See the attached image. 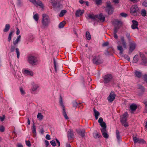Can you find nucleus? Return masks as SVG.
<instances>
[{"label": "nucleus", "mask_w": 147, "mask_h": 147, "mask_svg": "<svg viewBox=\"0 0 147 147\" xmlns=\"http://www.w3.org/2000/svg\"><path fill=\"white\" fill-rule=\"evenodd\" d=\"M98 122L100 123V126L102 127L100 129L102 136L105 138H108L109 136L107 133V125L106 123L103 121V119L102 117H100L99 118Z\"/></svg>", "instance_id": "obj_1"}, {"label": "nucleus", "mask_w": 147, "mask_h": 147, "mask_svg": "<svg viewBox=\"0 0 147 147\" xmlns=\"http://www.w3.org/2000/svg\"><path fill=\"white\" fill-rule=\"evenodd\" d=\"M41 22L42 25L40 28L42 29L47 28L50 22V20L49 16L46 14H42Z\"/></svg>", "instance_id": "obj_2"}, {"label": "nucleus", "mask_w": 147, "mask_h": 147, "mask_svg": "<svg viewBox=\"0 0 147 147\" xmlns=\"http://www.w3.org/2000/svg\"><path fill=\"white\" fill-rule=\"evenodd\" d=\"M105 10L107 13L108 15H110L113 14L114 10V8L112 6L111 3L107 2Z\"/></svg>", "instance_id": "obj_3"}, {"label": "nucleus", "mask_w": 147, "mask_h": 147, "mask_svg": "<svg viewBox=\"0 0 147 147\" xmlns=\"http://www.w3.org/2000/svg\"><path fill=\"white\" fill-rule=\"evenodd\" d=\"M28 63L32 65H36L38 63L37 57L32 55H30L28 56Z\"/></svg>", "instance_id": "obj_4"}, {"label": "nucleus", "mask_w": 147, "mask_h": 147, "mask_svg": "<svg viewBox=\"0 0 147 147\" xmlns=\"http://www.w3.org/2000/svg\"><path fill=\"white\" fill-rule=\"evenodd\" d=\"M59 102L60 105L62 107V112L64 118L66 119H69V117L67 114V113L65 110V106L63 105V102L62 98L61 95H60V96Z\"/></svg>", "instance_id": "obj_5"}, {"label": "nucleus", "mask_w": 147, "mask_h": 147, "mask_svg": "<svg viewBox=\"0 0 147 147\" xmlns=\"http://www.w3.org/2000/svg\"><path fill=\"white\" fill-rule=\"evenodd\" d=\"M130 11L131 14L134 16H137L139 14V8L136 5L133 6L130 8Z\"/></svg>", "instance_id": "obj_6"}, {"label": "nucleus", "mask_w": 147, "mask_h": 147, "mask_svg": "<svg viewBox=\"0 0 147 147\" xmlns=\"http://www.w3.org/2000/svg\"><path fill=\"white\" fill-rule=\"evenodd\" d=\"M103 82L104 84H107L110 82L112 80L113 77L111 74H108L105 75L103 77Z\"/></svg>", "instance_id": "obj_7"}, {"label": "nucleus", "mask_w": 147, "mask_h": 147, "mask_svg": "<svg viewBox=\"0 0 147 147\" xmlns=\"http://www.w3.org/2000/svg\"><path fill=\"white\" fill-rule=\"evenodd\" d=\"M93 63L96 65L100 64L103 63V60L99 55L94 57L92 59Z\"/></svg>", "instance_id": "obj_8"}, {"label": "nucleus", "mask_w": 147, "mask_h": 147, "mask_svg": "<svg viewBox=\"0 0 147 147\" xmlns=\"http://www.w3.org/2000/svg\"><path fill=\"white\" fill-rule=\"evenodd\" d=\"M139 54L141 59L140 64L147 66V58L146 57L145 55L143 53L139 52Z\"/></svg>", "instance_id": "obj_9"}, {"label": "nucleus", "mask_w": 147, "mask_h": 147, "mask_svg": "<svg viewBox=\"0 0 147 147\" xmlns=\"http://www.w3.org/2000/svg\"><path fill=\"white\" fill-rule=\"evenodd\" d=\"M29 0L36 6H39L41 8L43 9L44 8V5L39 0H38L37 1H36V0Z\"/></svg>", "instance_id": "obj_10"}, {"label": "nucleus", "mask_w": 147, "mask_h": 147, "mask_svg": "<svg viewBox=\"0 0 147 147\" xmlns=\"http://www.w3.org/2000/svg\"><path fill=\"white\" fill-rule=\"evenodd\" d=\"M136 45V44L134 42L129 43V48L128 51V54H130L135 49Z\"/></svg>", "instance_id": "obj_11"}, {"label": "nucleus", "mask_w": 147, "mask_h": 147, "mask_svg": "<svg viewBox=\"0 0 147 147\" xmlns=\"http://www.w3.org/2000/svg\"><path fill=\"white\" fill-rule=\"evenodd\" d=\"M115 96L116 94L115 93L111 91L107 97V99L109 102H112L115 99Z\"/></svg>", "instance_id": "obj_12"}, {"label": "nucleus", "mask_w": 147, "mask_h": 147, "mask_svg": "<svg viewBox=\"0 0 147 147\" xmlns=\"http://www.w3.org/2000/svg\"><path fill=\"white\" fill-rule=\"evenodd\" d=\"M127 118L122 117L121 118L120 122L122 124L124 127H127L129 126L128 123L127 122Z\"/></svg>", "instance_id": "obj_13"}, {"label": "nucleus", "mask_w": 147, "mask_h": 147, "mask_svg": "<svg viewBox=\"0 0 147 147\" xmlns=\"http://www.w3.org/2000/svg\"><path fill=\"white\" fill-rule=\"evenodd\" d=\"M97 17L96 15H95L93 14H89L88 16L87 19H90L94 22H98V20L96 19Z\"/></svg>", "instance_id": "obj_14"}, {"label": "nucleus", "mask_w": 147, "mask_h": 147, "mask_svg": "<svg viewBox=\"0 0 147 147\" xmlns=\"http://www.w3.org/2000/svg\"><path fill=\"white\" fill-rule=\"evenodd\" d=\"M133 24L131 26V28L133 29H137L138 30L139 29L138 26V23L136 20H133L132 21Z\"/></svg>", "instance_id": "obj_15"}, {"label": "nucleus", "mask_w": 147, "mask_h": 147, "mask_svg": "<svg viewBox=\"0 0 147 147\" xmlns=\"http://www.w3.org/2000/svg\"><path fill=\"white\" fill-rule=\"evenodd\" d=\"M138 89H140L141 91V92L138 93V94L139 96H141L143 94L144 92L145 89L143 86L140 84H138Z\"/></svg>", "instance_id": "obj_16"}, {"label": "nucleus", "mask_w": 147, "mask_h": 147, "mask_svg": "<svg viewBox=\"0 0 147 147\" xmlns=\"http://www.w3.org/2000/svg\"><path fill=\"white\" fill-rule=\"evenodd\" d=\"M67 137L69 139H71L74 137V131L73 130L69 129L68 131Z\"/></svg>", "instance_id": "obj_17"}, {"label": "nucleus", "mask_w": 147, "mask_h": 147, "mask_svg": "<svg viewBox=\"0 0 147 147\" xmlns=\"http://www.w3.org/2000/svg\"><path fill=\"white\" fill-rule=\"evenodd\" d=\"M84 10H82V11L80 9L77 10L76 12V17H79L81 16L84 13Z\"/></svg>", "instance_id": "obj_18"}, {"label": "nucleus", "mask_w": 147, "mask_h": 147, "mask_svg": "<svg viewBox=\"0 0 147 147\" xmlns=\"http://www.w3.org/2000/svg\"><path fill=\"white\" fill-rule=\"evenodd\" d=\"M21 36L20 35H19L17 37L16 40L13 39V45L18 46V43L20 42L21 40Z\"/></svg>", "instance_id": "obj_19"}, {"label": "nucleus", "mask_w": 147, "mask_h": 147, "mask_svg": "<svg viewBox=\"0 0 147 147\" xmlns=\"http://www.w3.org/2000/svg\"><path fill=\"white\" fill-rule=\"evenodd\" d=\"M96 15L98 16L97 18L99 19L100 21L103 22L105 21V17L102 13H101L99 15Z\"/></svg>", "instance_id": "obj_20"}, {"label": "nucleus", "mask_w": 147, "mask_h": 147, "mask_svg": "<svg viewBox=\"0 0 147 147\" xmlns=\"http://www.w3.org/2000/svg\"><path fill=\"white\" fill-rule=\"evenodd\" d=\"M32 131L33 134V136L34 137H35L36 136V126L34 123H33L32 125Z\"/></svg>", "instance_id": "obj_21"}, {"label": "nucleus", "mask_w": 147, "mask_h": 147, "mask_svg": "<svg viewBox=\"0 0 147 147\" xmlns=\"http://www.w3.org/2000/svg\"><path fill=\"white\" fill-rule=\"evenodd\" d=\"M137 108V106L135 104L133 103L130 106V108L132 111H135Z\"/></svg>", "instance_id": "obj_22"}, {"label": "nucleus", "mask_w": 147, "mask_h": 147, "mask_svg": "<svg viewBox=\"0 0 147 147\" xmlns=\"http://www.w3.org/2000/svg\"><path fill=\"white\" fill-rule=\"evenodd\" d=\"M114 24L117 25L116 26L119 27L122 26L123 25V22L121 21L118 20H116L114 22Z\"/></svg>", "instance_id": "obj_23"}, {"label": "nucleus", "mask_w": 147, "mask_h": 147, "mask_svg": "<svg viewBox=\"0 0 147 147\" xmlns=\"http://www.w3.org/2000/svg\"><path fill=\"white\" fill-rule=\"evenodd\" d=\"M121 40L122 42V44L123 47L125 48H126V43L124 37L123 36H121Z\"/></svg>", "instance_id": "obj_24"}, {"label": "nucleus", "mask_w": 147, "mask_h": 147, "mask_svg": "<svg viewBox=\"0 0 147 147\" xmlns=\"http://www.w3.org/2000/svg\"><path fill=\"white\" fill-rule=\"evenodd\" d=\"M113 52V49H109L106 50V51L105 53V54L106 55H112V53Z\"/></svg>", "instance_id": "obj_25"}, {"label": "nucleus", "mask_w": 147, "mask_h": 147, "mask_svg": "<svg viewBox=\"0 0 147 147\" xmlns=\"http://www.w3.org/2000/svg\"><path fill=\"white\" fill-rule=\"evenodd\" d=\"M77 133L79 134L80 135L82 138L84 137L85 136V131L84 130H82L77 131Z\"/></svg>", "instance_id": "obj_26"}, {"label": "nucleus", "mask_w": 147, "mask_h": 147, "mask_svg": "<svg viewBox=\"0 0 147 147\" xmlns=\"http://www.w3.org/2000/svg\"><path fill=\"white\" fill-rule=\"evenodd\" d=\"M10 28V26L9 24H7L5 25V28L3 29L4 32H7L9 30Z\"/></svg>", "instance_id": "obj_27"}, {"label": "nucleus", "mask_w": 147, "mask_h": 147, "mask_svg": "<svg viewBox=\"0 0 147 147\" xmlns=\"http://www.w3.org/2000/svg\"><path fill=\"white\" fill-rule=\"evenodd\" d=\"M135 74L136 77L138 78H140L141 77L142 73L139 71H136L135 72Z\"/></svg>", "instance_id": "obj_28"}, {"label": "nucleus", "mask_w": 147, "mask_h": 147, "mask_svg": "<svg viewBox=\"0 0 147 147\" xmlns=\"http://www.w3.org/2000/svg\"><path fill=\"white\" fill-rule=\"evenodd\" d=\"M14 32V31H11L9 34L7 40L9 42H10L11 40V39L12 36V34Z\"/></svg>", "instance_id": "obj_29"}, {"label": "nucleus", "mask_w": 147, "mask_h": 147, "mask_svg": "<svg viewBox=\"0 0 147 147\" xmlns=\"http://www.w3.org/2000/svg\"><path fill=\"white\" fill-rule=\"evenodd\" d=\"M138 55H136L134 56L132 61L134 63H136L138 62Z\"/></svg>", "instance_id": "obj_30"}, {"label": "nucleus", "mask_w": 147, "mask_h": 147, "mask_svg": "<svg viewBox=\"0 0 147 147\" xmlns=\"http://www.w3.org/2000/svg\"><path fill=\"white\" fill-rule=\"evenodd\" d=\"M116 138L118 141H119L121 139V138L120 135V133L119 132V131L117 129L116 130Z\"/></svg>", "instance_id": "obj_31"}, {"label": "nucleus", "mask_w": 147, "mask_h": 147, "mask_svg": "<svg viewBox=\"0 0 147 147\" xmlns=\"http://www.w3.org/2000/svg\"><path fill=\"white\" fill-rule=\"evenodd\" d=\"M93 135L94 138L96 139L97 138H100L102 137V136L100 134H99L97 133H94Z\"/></svg>", "instance_id": "obj_32"}, {"label": "nucleus", "mask_w": 147, "mask_h": 147, "mask_svg": "<svg viewBox=\"0 0 147 147\" xmlns=\"http://www.w3.org/2000/svg\"><path fill=\"white\" fill-rule=\"evenodd\" d=\"M117 48L118 50L120 51L119 54H122L123 51V50L122 46L119 45H118L117 46Z\"/></svg>", "instance_id": "obj_33"}, {"label": "nucleus", "mask_w": 147, "mask_h": 147, "mask_svg": "<svg viewBox=\"0 0 147 147\" xmlns=\"http://www.w3.org/2000/svg\"><path fill=\"white\" fill-rule=\"evenodd\" d=\"M65 24V22L64 21L61 22L59 25V28H63L64 27Z\"/></svg>", "instance_id": "obj_34"}, {"label": "nucleus", "mask_w": 147, "mask_h": 147, "mask_svg": "<svg viewBox=\"0 0 147 147\" xmlns=\"http://www.w3.org/2000/svg\"><path fill=\"white\" fill-rule=\"evenodd\" d=\"M132 137L134 143L135 144L138 143L139 138H138L136 136H133Z\"/></svg>", "instance_id": "obj_35"}, {"label": "nucleus", "mask_w": 147, "mask_h": 147, "mask_svg": "<svg viewBox=\"0 0 147 147\" xmlns=\"http://www.w3.org/2000/svg\"><path fill=\"white\" fill-rule=\"evenodd\" d=\"M67 11L65 10H62L59 14V16L60 17H62L66 13Z\"/></svg>", "instance_id": "obj_36"}, {"label": "nucleus", "mask_w": 147, "mask_h": 147, "mask_svg": "<svg viewBox=\"0 0 147 147\" xmlns=\"http://www.w3.org/2000/svg\"><path fill=\"white\" fill-rule=\"evenodd\" d=\"M53 60L54 61V69H55V72H57V61H56V59L55 58H53Z\"/></svg>", "instance_id": "obj_37"}, {"label": "nucleus", "mask_w": 147, "mask_h": 147, "mask_svg": "<svg viewBox=\"0 0 147 147\" xmlns=\"http://www.w3.org/2000/svg\"><path fill=\"white\" fill-rule=\"evenodd\" d=\"M43 117V116L40 113H38L37 116V118L39 120H42Z\"/></svg>", "instance_id": "obj_38"}, {"label": "nucleus", "mask_w": 147, "mask_h": 147, "mask_svg": "<svg viewBox=\"0 0 147 147\" xmlns=\"http://www.w3.org/2000/svg\"><path fill=\"white\" fill-rule=\"evenodd\" d=\"M86 35L87 39L88 40H90L91 38V37L89 32L88 31L86 32Z\"/></svg>", "instance_id": "obj_39"}, {"label": "nucleus", "mask_w": 147, "mask_h": 147, "mask_svg": "<svg viewBox=\"0 0 147 147\" xmlns=\"http://www.w3.org/2000/svg\"><path fill=\"white\" fill-rule=\"evenodd\" d=\"M24 73L28 74L32 76L33 75V73L32 71H29L28 70H25L24 71Z\"/></svg>", "instance_id": "obj_40"}, {"label": "nucleus", "mask_w": 147, "mask_h": 147, "mask_svg": "<svg viewBox=\"0 0 147 147\" xmlns=\"http://www.w3.org/2000/svg\"><path fill=\"white\" fill-rule=\"evenodd\" d=\"M73 106V107L76 108L78 105V103L77 102L76 100L73 101L72 102Z\"/></svg>", "instance_id": "obj_41"}, {"label": "nucleus", "mask_w": 147, "mask_h": 147, "mask_svg": "<svg viewBox=\"0 0 147 147\" xmlns=\"http://www.w3.org/2000/svg\"><path fill=\"white\" fill-rule=\"evenodd\" d=\"M138 143L140 144H146V142L144 139L141 138H139V140L138 141Z\"/></svg>", "instance_id": "obj_42"}, {"label": "nucleus", "mask_w": 147, "mask_h": 147, "mask_svg": "<svg viewBox=\"0 0 147 147\" xmlns=\"http://www.w3.org/2000/svg\"><path fill=\"white\" fill-rule=\"evenodd\" d=\"M16 53L17 57L18 59H19L20 56V53L19 51V49L18 48H17L16 49Z\"/></svg>", "instance_id": "obj_43"}, {"label": "nucleus", "mask_w": 147, "mask_h": 147, "mask_svg": "<svg viewBox=\"0 0 147 147\" xmlns=\"http://www.w3.org/2000/svg\"><path fill=\"white\" fill-rule=\"evenodd\" d=\"M17 46H17V45H11V48L10 49V51H11V52H14L15 51V50H16V49H15L16 47Z\"/></svg>", "instance_id": "obj_44"}, {"label": "nucleus", "mask_w": 147, "mask_h": 147, "mask_svg": "<svg viewBox=\"0 0 147 147\" xmlns=\"http://www.w3.org/2000/svg\"><path fill=\"white\" fill-rule=\"evenodd\" d=\"M38 87V86L36 84H35L33 85L32 88V91H34L36 90L37 89Z\"/></svg>", "instance_id": "obj_45"}, {"label": "nucleus", "mask_w": 147, "mask_h": 147, "mask_svg": "<svg viewBox=\"0 0 147 147\" xmlns=\"http://www.w3.org/2000/svg\"><path fill=\"white\" fill-rule=\"evenodd\" d=\"M125 36L128 39V41L130 42L131 41V37L130 34L129 33H126L125 34Z\"/></svg>", "instance_id": "obj_46"}, {"label": "nucleus", "mask_w": 147, "mask_h": 147, "mask_svg": "<svg viewBox=\"0 0 147 147\" xmlns=\"http://www.w3.org/2000/svg\"><path fill=\"white\" fill-rule=\"evenodd\" d=\"M93 110L94 116H99V115L100 113L98 111H96L95 108H94Z\"/></svg>", "instance_id": "obj_47"}, {"label": "nucleus", "mask_w": 147, "mask_h": 147, "mask_svg": "<svg viewBox=\"0 0 147 147\" xmlns=\"http://www.w3.org/2000/svg\"><path fill=\"white\" fill-rule=\"evenodd\" d=\"M34 19L36 21H38L39 19V17L38 16V14L36 13L33 16Z\"/></svg>", "instance_id": "obj_48"}, {"label": "nucleus", "mask_w": 147, "mask_h": 147, "mask_svg": "<svg viewBox=\"0 0 147 147\" xmlns=\"http://www.w3.org/2000/svg\"><path fill=\"white\" fill-rule=\"evenodd\" d=\"M119 28V27L115 26L114 28L113 33H117Z\"/></svg>", "instance_id": "obj_49"}, {"label": "nucleus", "mask_w": 147, "mask_h": 147, "mask_svg": "<svg viewBox=\"0 0 147 147\" xmlns=\"http://www.w3.org/2000/svg\"><path fill=\"white\" fill-rule=\"evenodd\" d=\"M143 103L145 105V112L147 113V101L144 100L143 101Z\"/></svg>", "instance_id": "obj_50"}, {"label": "nucleus", "mask_w": 147, "mask_h": 147, "mask_svg": "<svg viewBox=\"0 0 147 147\" xmlns=\"http://www.w3.org/2000/svg\"><path fill=\"white\" fill-rule=\"evenodd\" d=\"M22 1L17 0V5L19 7H21L22 5Z\"/></svg>", "instance_id": "obj_51"}, {"label": "nucleus", "mask_w": 147, "mask_h": 147, "mask_svg": "<svg viewBox=\"0 0 147 147\" xmlns=\"http://www.w3.org/2000/svg\"><path fill=\"white\" fill-rule=\"evenodd\" d=\"M141 14L142 16H145L146 15V11L145 9H143L142 11V12L141 13Z\"/></svg>", "instance_id": "obj_52"}, {"label": "nucleus", "mask_w": 147, "mask_h": 147, "mask_svg": "<svg viewBox=\"0 0 147 147\" xmlns=\"http://www.w3.org/2000/svg\"><path fill=\"white\" fill-rule=\"evenodd\" d=\"M95 2L97 5H100L102 3V0H95Z\"/></svg>", "instance_id": "obj_53"}, {"label": "nucleus", "mask_w": 147, "mask_h": 147, "mask_svg": "<svg viewBox=\"0 0 147 147\" xmlns=\"http://www.w3.org/2000/svg\"><path fill=\"white\" fill-rule=\"evenodd\" d=\"M120 15L121 16L124 18H126L128 16L127 14L123 12L121 13Z\"/></svg>", "instance_id": "obj_54"}, {"label": "nucleus", "mask_w": 147, "mask_h": 147, "mask_svg": "<svg viewBox=\"0 0 147 147\" xmlns=\"http://www.w3.org/2000/svg\"><path fill=\"white\" fill-rule=\"evenodd\" d=\"M50 143L51 145L53 146H56V143L54 140H53L51 141Z\"/></svg>", "instance_id": "obj_55"}, {"label": "nucleus", "mask_w": 147, "mask_h": 147, "mask_svg": "<svg viewBox=\"0 0 147 147\" xmlns=\"http://www.w3.org/2000/svg\"><path fill=\"white\" fill-rule=\"evenodd\" d=\"M26 144L29 147L31 146V144L29 140H26Z\"/></svg>", "instance_id": "obj_56"}, {"label": "nucleus", "mask_w": 147, "mask_h": 147, "mask_svg": "<svg viewBox=\"0 0 147 147\" xmlns=\"http://www.w3.org/2000/svg\"><path fill=\"white\" fill-rule=\"evenodd\" d=\"M143 80L147 83V74H145L143 76Z\"/></svg>", "instance_id": "obj_57"}, {"label": "nucleus", "mask_w": 147, "mask_h": 147, "mask_svg": "<svg viewBox=\"0 0 147 147\" xmlns=\"http://www.w3.org/2000/svg\"><path fill=\"white\" fill-rule=\"evenodd\" d=\"M123 57L125 59H126L128 61H129L130 60V57L128 55L125 54L124 55Z\"/></svg>", "instance_id": "obj_58"}, {"label": "nucleus", "mask_w": 147, "mask_h": 147, "mask_svg": "<svg viewBox=\"0 0 147 147\" xmlns=\"http://www.w3.org/2000/svg\"><path fill=\"white\" fill-rule=\"evenodd\" d=\"M20 91L21 93V94L22 95H24L26 93L25 91L23 90L22 88H20Z\"/></svg>", "instance_id": "obj_59"}, {"label": "nucleus", "mask_w": 147, "mask_h": 147, "mask_svg": "<svg viewBox=\"0 0 147 147\" xmlns=\"http://www.w3.org/2000/svg\"><path fill=\"white\" fill-rule=\"evenodd\" d=\"M5 131V128L4 126L2 125L0 127V131L1 132H3Z\"/></svg>", "instance_id": "obj_60"}, {"label": "nucleus", "mask_w": 147, "mask_h": 147, "mask_svg": "<svg viewBox=\"0 0 147 147\" xmlns=\"http://www.w3.org/2000/svg\"><path fill=\"white\" fill-rule=\"evenodd\" d=\"M142 5L145 7H147V1L146 0H145L142 3Z\"/></svg>", "instance_id": "obj_61"}, {"label": "nucleus", "mask_w": 147, "mask_h": 147, "mask_svg": "<svg viewBox=\"0 0 147 147\" xmlns=\"http://www.w3.org/2000/svg\"><path fill=\"white\" fill-rule=\"evenodd\" d=\"M5 118V116L4 115H3L2 117L0 116V120L2 122L4 121Z\"/></svg>", "instance_id": "obj_62"}, {"label": "nucleus", "mask_w": 147, "mask_h": 147, "mask_svg": "<svg viewBox=\"0 0 147 147\" xmlns=\"http://www.w3.org/2000/svg\"><path fill=\"white\" fill-rule=\"evenodd\" d=\"M45 146L46 147H47L50 144H49V142H48V141L47 140H45Z\"/></svg>", "instance_id": "obj_63"}, {"label": "nucleus", "mask_w": 147, "mask_h": 147, "mask_svg": "<svg viewBox=\"0 0 147 147\" xmlns=\"http://www.w3.org/2000/svg\"><path fill=\"white\" fill-rule=\"evenodd\" d=\"M52 4L53 6V7H55L56 6V5H57V3L55 1L52 2Z\"/></svg>", "instance_id": "obj_64"}]
</instances>
